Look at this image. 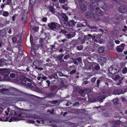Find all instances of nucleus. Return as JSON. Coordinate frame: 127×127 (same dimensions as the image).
I'll return each mask as SVG.
<instances>
[{
    "mask_svg": "<svg viewBox=\"0 0 127 127\" xmlns=\"http://www.w3.org/2000/svg\"><path fill=\"white\" fill-rule=\"evenodd\" d=\"M48 26L51 30L54 31L56 29H61L62 27L60 24L55 22H52Z\"/></svg>",
    "mask_w": 127,
    "mask_h": 127,
    "instance_id": "obj_1",
    "label": "nucleus"
},
{
    "mask_svg": "<svg viewBox=\"0 0 127 127\" xmlns=\"http://www.w3.org/2000/svg\"><path fill=\"white\" fill-rule=\"evenodd\" d=\"M95 10H97L96 13V15H95V19L96 21H98L100 19L99 16L102 15L103 13L102 11L100 10L99 7H96Z\"/></svg>",
    "mask_w": 127,
    "mask_h": 127,
    "instance_id": "obj_2",
    "label": "nucleus"
},
{
    "mask_svg": "<svg viewBox=\"0 0 127 127\" xmlns=\"http://www.w3.org/2000/svg\"><path fill=\"white\" fill-rule=\"evenodd\" d=\"M61 16L63 19L61 20H60L61 23L63 27L64 25H65L66 23V22L68 21V17L64 13H62L61 14Z\"/></svg>",
    "mask_w": 127,
    "mask_h": 127,
    "instance_id": "obj_3",
    "label": "nucleus"
},
{
    "mask_svg": "<svg viewBox=\"0 0 127 127\" xmlns=\"http://www.w3.org/2000/svg\"><path fill=\"white\" fill-rule=\"evenodd\" d=\"M28 12L25 10H24L23 12L21 20L22 23L23 24H25L28 20Z\"/></svg>",
    "mask_w": 127,
    "mask_h": 127,
    "instance_id": "obj_4",
    "label": "nucleus"
},
{
    "mask_svg": "<svg viewBox=\"0 0 127 127\" xmlns=\"http://www.w3.org/2000/svg\"><path fill=\"white\" fill-rule=\"evenodd\" d=\"M79 2L80 3V8L81 10L83 11H85L86 10L87 7L84 3H86V1L84 0H80Z\"/></svg>",
    "mask_w": 127,
    "mask_h": 127,
    "instance_id": "obj_5",
    "label": "nucleus"
},
{
    "mask_svg": "<svg viewBox=\"0 0 127 127\" xmlns=\"http://www.w3.org/2000/svg\"><path fill=\"white\" fill-rule=\"evenodd\" d=\"M85 16L87 18H93L95 19V13L92 12L88 11L85 14Z\"/></svg>",
    "mask_w": 127,
    "mask_h": 127,
    "instance_id": "obj_6",
    "label": "nucleus"
},
{
    "mask_svg": "<svg viewBox=\"0 0 127 127\" xmlns=\"http://www.w3.org/2000/svg\"><path fill=\"white\" fill-rule=\"evenodd\" d=\"M63 27L69 31H73V26L71 24H70V22L69 21L67 23H66L65 25H64Z\"/></svg>",
    "mask_w": 127,
    "mask_h": 127,
    "instance_id": "obj_7",
    "label": "nucleus"
},
{
    "mask_svg": "<svg viewBox=\"0 0 127 127\" xmlns=\"http://www.w3.org/2000/svg\"><path fill=\"white\" fill-rule=\"evenodd\" d=\"M22 115L21 114H19L17 116H14L12 117L11 118L9 119V122H10L12 121H15L16 120L19 121L21 120L20 118L21 117V116Z\"/></svg>",
    "mask_w": 127,
    "mask_h": 127,
    "instance_id": "obj_8",
    "label": "nucleus"
},
{
    "mask_svg": "<svg viewBox=\"0 0 127 127\" xmlns=\"http://www.w3.org/2000/svg\"><path fill=\"white\" fill-rule=\"evenodd\" d=\"M10 74V72L9 71H4L2 72L1 75V78H2V80H6V78H7V76Z\"/></svg>",
    "mask_w": 127,
    "mask_h": 127,
    "instance_id": "obj_9",
    "label": "nucleus"
},
{
    "mask_svg": "<svg viewBox=\"0 0 127 127\" xmlns=\"http://www.w3.org/2000/svg\"><path fill=\"white\" fill-rule=\"evenodd\" d=\"M125 92H123V90L121 89H115L113 91V93L114 95H120L121 94H124Z\"/></svg>",
    "mask_w": 127,
    "mask_h": 127,
    "instance_id": "obj_10",
    "label": "nucleus"
},
{
    "mask_svg": "<svg viewBox=\"0 0 127 127\" xmlns=\"http://www.w3.org/2000/svg\"><path fill=\"white\" fill-rule=\"evenodd\" d=\"M39 42L40 44L39 45V47H41L42 50H43V48H44V47L46 48V45H45V43L44 42L43 39L42 38H40L39 41Z\"/></svg>",
    "mask_w": 127,
    "mask_h": 127,
    "instance_id": "obj_11",
    "label": "nucleus"
},
{
    "mask_svg": "<svg viewBox=\"0 0 127 127\" xmlns=\"http://www.w3.org/2000/svg\"><path fill=\"white\" fill-rule=\"evenodd\" d=\"M119 10L120 12L123 13H125L127 10L126 7L123 5H121L119 7Z\"/></svg>",
    "mask_w": 127,
    "mask_h": 127,
    "instance_id": "obj_12",
    "label": "nucleus"
},
{
    "mask_svg": "<svg viewBox=\"0 0 127 127\" xmlns=\"http://www.w3.org/2000/svg\"><path fill=\"white\" fill-rule=\"evenodd\" d=\"M56 92H51L49 93L46 94H45V98L48 97L49 98H52L54 97L56 95Z\"/></svg>",
    "mask_w": 127,
    "mask_h": 127,
    "instance_id": "obj_13",
    "label": "nucleus"
},
{
    "mask_svg": "<svg viewBox=\"0 0 127 127\" xmlns=\"http://www.w3.org/2000/svg\"><path fill=\"white\" fill-rule=\"evenodd\" d=\"M8 64H9L6 63L5 59H0V66H3L4 65L7 66Z\"/></svg>",
    "mask_w": 127,
    "mask_h": 127,
    "instance_id": "obj_14",
    "label": "nucleus"
},
{
    "mask_svg": "<svg viewBox=\"0 0 127 127\" xmlns=\"http://www.w3.org/2000/svg\"><path fill=\"white\" fill-rule=\"evenodd\" d=\"M105 51V48L103 47H101L99 48L98 49V51L100 54L102 55H105L104 51Z\"/></svg>",
    "mask_w": 127,
    "mask_h": 127,
    "instance_id": "obj_15",
    "label": "nucleus"
},
{
    "mask_svg": "<svg viewBox=\"0 0 127 127\" xmlns=\"http://www.w3.org/2000/svg\"><path fill=\"white\" fill-rule=\"evenodd\" d=\"M114 17L115 19L119 20H122L124 19V17L122 15L118 14H116L114 15Z\"/></svg>",
    "mask_w": 127,
    "mask_h": 127,
    "instance_id": "obj_16",
    "label": "nucleus"
},
{
    "mask_svg": "<svg viewBox=\"0 0 127 127\" xmlns=\"http://www.w3.org/2000/svg\"><path fill=\"white\" fill-rule=\"evenodd\" d=\"M6 31L5 29L0 30V37L2 38L6 36Z\"/></svg>",
    "mask_w": 127,
    "mask_h": 127,
    "instance_id": "obj_17",
    "label": "nucleus"
},
{
    "mask_svg": "<svg viewBox=\"0 0 127 127\" xmlns=\"http://www.w3.org/2000/svg\"><path fill=\"white\" fill-rule=\"evenodd\" d=\"M106 61V59L105 57H101L99 59L98 61L101 65H103L105 63Z\"/></svg>",
    "mask_w": 127,
    "mask_h": 127,
    "instance_id": "obj_18",
    "label": "nucleus"
},
{
    "mask_svg": "<svg viewBox=\"0 0 127 127\" xmlns=\"http://www.w3.org/2000/svg\"><path fill=\"white\" fill-rule=\"evenodd\" d=\"M114 44L112 42H110L108 44L107 46V48L109 50H112L113 48Z\"/></svg>",
    "mask_w": 127,
    "mask_h": 127,
    "instance_id": "obj_19",
    "label": "nucleus"
},
{
    "mask_svg": "<svg viewBox=\"0 0 127 127\" xmlns=\"http://www.w3.org/2000/svg\"><path fill=\"white\" fill-rule=\"evenodd\" d=\"M84 89V93L88 95V94L90 93L91 91V90L90 88H86ZM89 99V100H90L89 95H88Z\"/></svg>",
    "mask_w": 127,
    "mask_h": 127,
    "instance_id": "obj_20",
    "label": "nucleus"
},
{
    "mask_svg": "<svg viewBox=\"0 0 127 127\" xmlns=\"http://www.w3.org/2000/svg\"><path fill=\"white\" fill-rule=\"evenodd\" d=\"M106 97L105 95H101L98 96V98L101 102H102V101L103 99H104Z\"/></svg>",
    "mask_w": 127,
    "mask_h": 127,
    "instance_id": "obj_21",
    "label": "nucleus"
},
{
    "mask_svg": "<svg viewBox=\"0 0 127 127\" xmlns=\"http://www.w3.org/2000/svg\"><path fill=\"white\" fill-rule=\"evenodd\" d=\"M64 56V55L63 54H61L59 55L57 58V59L59 60L60 62L64 61V60L63 59V57Z\"/></svg>",
    "mask_w": 127,
    "mask_h": 127,
    "instance_id": "obj_22",
    "label": "nucleus"
},
{
    "mask_svg": "<svg viewBox=\"0 0 127 127\" xmlns=\"http://www.w3.org/2000/svg\"><path fill=\"white\" fill-rule=\"evenodd\" d=\"M120 125V122L119 121L117 120L114 122V124L112 126V127H119Z\"/></svg>",
    "mask_w": 127,
    "mask_h": 127,
    "instance_id": "obj_23",
    "label": "nucleus"
},
{
    "mask_svg": "<svg viewBox=\"0 0 127 127\" xmlns=\"http://www.w3.org/2000/svg\"><path fill=\"white\" fill-rule=\"evenodd\" d=\"M48 77L51 79H52L53 78L57 79L58 78L57 74L56 73H53L51 76H49Z\"/></svg>",
    "mask_w": 127,
    "mask_h": 127,
    "instance_id": "obj_24",
    "label": "nucleus"
},
{
    "mask_svg": "<svg viewBox=\"0 0 127 127\" xmlns=\"http://www.w3.org/2000/svg\"><path fill=\"white\" fill-rule=\"evenodd\" d=\"M103 3L102 2V4H101V3H100V2L99 3V4H100V5L99 6H101L102 8L104 10H107L108 8V6L107 4L105 3H104L103 5H102Z\"/></svg>",
    "mask_w": 127,
    "mask_h": 127,
    "instance_id": "obj_25",
    "label": "nucleus"
},
{
    "mask_svg": "<svg viewBox=\"0 0 127 127\" xmlns=\"http://www.w3.org/2000/svg\"><path fill=\"white\" fill-rule=\"evenodd\" d=\"M29 117H30L31 118H33L34 119H39V116L36 114L31 115H30Z\"/></svg>",
    "mask_w": 127,
    "mask_h": 127,
    "instance_id": "obj_26",
    "label": "nucleus"
},
{
    "mask_svg": "<svg viewBox=\"0 0 127 127\" xmlns=\"http://www.w3.org/2000/svg\"><path fill=\"white\" fill-rule=\"evenodd\" d=\"M91 2L92 3H95L96 2H97V4L98 6H99L100 4H99V3H100L101 4H102V1H99L98 0H90Z\"/></svg>",
    "mask_w": 127,
    "mask_h": 127,
    "instance_id": "obj_27",
    "label": "nucleus"
},
{
    "mask_svg": "<svg viewBox=\"0 0 127 127\" xmlns=\"http://www.w3.org/2000/svg\"><path fill=\"white\" fill-rule=\"evenodd\" d=\"M78 93L82 96H85V95L84 94V89H81L80 90L78 91Z\"/></svg>",
    "mask_w": 127,
    "mask_h": 127,
    "instance_id": "obj_28",
    "label": "nucleus"
},
{
    "mask_svg": "<svg viewBox=\"0 0 127 127\" xmlns=\"http://www.w3.org/2000/svg\"><path fill=\"white\" fill-rule=\"evenodd\" d=\"M31 21L33 23L35 22L36 20L34 15L32 14L31 15Z\"/></svg>",
    "mask_w": 127,
    "mask_h": 127,
    "instance_id": "obj_29",
    "label": "nucleus"
},
{
    "mask_svg": "<svg viewBox=\"0 0 127 127\" xmlns=\"http://www.w3.org/2000/svg\"><path fill=\"white\" fill-rule=\"evenodd\" d=\"M116 50L118 52H122L124 50V49L119 46H118L116 48Z\"/></svg>",
    "mask_w": 127,
    "mask_h": 127,
    "instance_id": "obj_30",
    "label": "nucleus"
},
{
    "mask_svg": "<svg viewBox=\"0 0 127 127\" xmlns=\"http://www.w3.org/2000/svg\"><path fill=\"white\" fill-rule=\"evenodd\" d=\"M14 114V116H17L18 115L17 113L15 110H11L10 112V115H12Z\"/></svg>",
    "mask_w": 127,
    "mask_h": 127,
    "instance_id": "obj_31",
    "label": "nucleus"
},
{
    "mask_svg": "<svg viewBox=\"0 0 127 127\" xmlns=\"http://www.w3.org/2000/svg\"><path fill=\"white\" fill-rule=\"evenodd\" d=\"M5 2V4H9L11 2V0H3V2Z\"/></svg>",
    "mask_w": 127,
    "mask_h": 127,
    "instance_id": "obj_32",
    "label": "nucleus"
},
{
    "mask_svg": "<svg viewBox=\"0 0 127 127\" xmlns=\"http://www.w3.org/2000/svg\"><path fill=\"white\" fill-rule=\"evenodd\" d=\"M57 86L56 85L52 86L50 87V89L51 91H53L56 90Z\"/></svg>",
    "mask_w": 127,
    "mask_h": 127,
    "instance_id": "obj_33",
    "label": "nucleus"
},
{
    "mask_svg": "<svg viewBox=\"0 0 127 127\" xmlns=\"http://www.w3.org/2000/svg\"><path fill=\"white\" fill-rule=\"evenodd\" d=\"M22 45L20 44H18L16 45V47L19 49V52H20L22 48Z\"/></svg>",
    "mask_w": 127,
    "mask_h": 127,
    "instance_id": "obj_34",
    "label": "nucleus"
},
{
    "mask_svg": "<svg viewBox=\"0 0 127 127\" xmlns=\"http://www.w3.org/2000/svg\"><path fill=\"white\" fill-rule=\"evenodd\" d=\"M122 72L123 74H125L127 73V68L125 67L122 70Z\"/></svg>",
    "mask_w": 127,
    "mask_h": 127,
    "instance_id": "obj_35",
    "label": "nucleus"
},
{
    "mask_svg": "<svg viewBox=\"0 0 127 127\" xmlns=\"http://www.w3.org/2000/svg\"><path fill=\"white\" fill-rule=\"evenodd\" d=\"M119 99L118 98H116L114 99L113 100V102L114 103L115 105H117L118 103Z\"/></svg>",
    "mask_w": 127,
    "mask_h": 127,
    "instance_id": "obj_36",
    "label": "nucleus"
},
{
    "mask_svg": "<svg viewBox=\"0 0 127 127\" xmlns=\"http://www.w3.org/2000/svg\"><path fill=\"white\" fill-rule=\"evenodd\" d=\"M9 14V13L6 11H4L2 14L4 16L6 17L8 16Z\"/></svg>",
    "mask_w": 127,
    "mask_h": 127,
    "instance_id": "obj_37",
    "label": "nucleus"
},
{
    "mask_svg": "<svg viewBox=\"0 0 127 127\" xmlns=\"http://www.w3.org/2000/svg\"><path fill=\"white\" fill-rule=\"evenodd\" d=\"M77 49L79 50H81L83 49V46L82 45L78 46L76 47Z\"/></svg>",
    "mask_w": 127,
    "mask_h": 127,
    "instance_id": "obj_38",
    "label": "nucleus"
},
{
    "mask_svg": "<svg viewBox=\"0 0 127 127\" xmlns=\"http://www.w3.org/2000/svg\"><path fill=\"white\" fill-rule=\"evenodd\" d=\"M36 0H29L30 3L32 5H34L35 2Z\"/></svg>",
    "mask_w": 127,
    "mask_h": 127,
    "instance_id": "obj_39",
    "label": "nucleus"
},
{
    "mask_svg": "<svg viewBox=\"0 0 127 127\" xmlns=\"http://www.w3.org/2000/svg\"><path fill=\"white\" fill-rule=\"evenodd\" d=\"M70 22V24H71L73 26L75 25L76 23V22L74 21V20H72L70 21H69Z\"/></svg>",
    "mask_w": 127,
    "mask_h": 127,
    "instance_id": "obj_40",
    "label": "nucleus"
},
{
    "mask_svg": "<svg viewBox=\"0 0 127 127\" xmlns=\"http://www.w3.org/2000/svg\"><path fill=\"white\" fill-rule=\"evenodd\" d=\"M102 92V93L104 94H107L109 93L108 91L107 90H103Z\"/></svg>",
    "mask_w": 127,
    "mask_h": 127,
    "instance_id": "obj_41",
    "label": "nucleus"
},
{
    "mask_svg": "<svg viewBox=\"0 0 127 127\" xmlns=\"http://www.w3.org/2000/svg\"><path fill=\"white\" fill-rule=\"evenodd\" d=\"M21 83L24 85L26 84V81L24 79H23L21 81Z\"/></svg>",
    "mask_w": 127,
    "mask_h": 127,
    "instance_id": "obj_42",
    "label": "nucleus"
},
{
    "mask_svg": "<svg viewBox=\"0 0 127 127\" xmlns=\"http://www.w3.org/2000/svg\"><path fill=\"white\" fill-rule=\"evenodd\" d=\"M38 63V62L37 60L34 61L33 63V64L34 66L37 65Z\"/></svg>",
    "mask_w": 127,
    "mask_h": 127,
    "instance_id": "obj_43",
    "label": "nucleus"
},
{
    "mask_svg": "<svg viewBox=\"0 0 127 127\" xmlns=\"http://www.w3.org/2000/svg\"><path fill=\"white\" fill-rule=\"evenodd\" d=\"M31 53L32 55L34 56L35 55V52L34 50H31Z\"/></svg>",
    "mask_w": 127,
    "mask_h": 127,
    "instance_id": "obj_44",
    "label": "nucleus"
},
{
    "mask_svg": "<svg viewBox=\"0 0 127 127\" xmlns=\"http://www.w3.org/2000/svg\"><path fill=\"white\" fill-rule=\"evenodd\" d=\"M48 102H50L51 104H55L57 103V100L50 101H49Z\"/></svg>",
    "mask_w": 127,
    "mask_h": 127,
    "instance_id": "obj_45",
    "label": "nucleus"
},
{
    "mask_svg": "<svg viewBox=\"0 0 127 127\" xmlns=\"http://www.w3.org/2000/svg\"><path fill=\"white\" fill-rule=\"evenodd\" d=\"M79 102H75L73 104V105L74 106H76L79 105Z\"/></svg>",
    "mask_w": 127,
    "mask_h": 127,
    "instance_id": "obj_46",
    "label": "nucleus"
},
{
    "mask_svg": "<svg viewBox=\"0 0 127 127\" xmlns=\"http://www.w3.org/2000/svg\"><path fill=\"white\" fill-rule=\"evenodd\" d=\"M12 42L13 43H14L16 42L17 39L15 37H13L12 38Z\"/></svg>",
    "mask_w": 127,
    "mask_h": 127,
    "instance_id": "obj_47",
    "label": "nucleus"
},
{
    "mask_svg": "<svg viewBox=\"0 0 127 127\" xmlns=\"http://www.w3.org/2000/svg\"><path fill=\"white\" fill-rule=\"evenodd\" d=\"M27 85L31 88H32L33 87V86L32 85L31 83H27Z\"/></svg>",
    "mask_w": 127,
    "mask_h": 127,
    "instance_id": "obj_48",
    "label": "nucleus"
},
{
    "mask_svg": "<svg viewBox=\"0 0 127 127\" xmlns=\"http://www.w3.org/2000/svg\"><path fill=\"white\" fill-rule=\"evenodd\" d=\"M96 66L95 67V68H94L95 69V70H98L100 69V66L98 64L97 65V66Z\"/></svg>",
    "mask_w": 127,
    "mask_h": 127,
    "instance_id": "obj_49",
    "label": "nucleus"
},
{
    "mask_svg": "<svg viewBox=\"0 0 127 127\" xmlns=\"http://www.w3.org/2000/svg\"><path fill=\"white\" fill-rule=\"evenodd\" d=\"M76 72V70H72L70 72V74L71 75H72L75 73Z\"/></svg>",
    "mask_w": 127,
    "mask_h": 127,
    "instance_id": "obj_50",
    "label": "nucleus"
},
{
    "mask_svg": "<svg viewBox=\"0 0 127 127\" xmlns=\"http://www.w3.org/2000/svg\"><path fill=\"white\" fill-rule=\"evenodd\" d=\"M27 122L29 124H33L34 122L33 120H29L27 121Z\"/></svg>",
    "mask_w": 127,
    "mask_h": 127,
    "instance_id": "obj_51",
    "label": "nucleus"
},
{
    "mask_svg": "<svg viewBox=\"0 0 127 127\" xmlns=\"http://www.w3.org/2000/svg\"><path fill=\"white\" fill-rule=\"evenodd\" d=\"M33 39L32 36V35H30V43L31 45L33 43Z\"/></svg>",
    "mask_w": 127,
    "mask_h": 127,
    "instance_id": "obj_52",
    "label": "nucleus"
},
{
    "mask_svg": "<svg viewBox=\"0 0 127 127\" xmlns=\"http://www.w3.org/2000/svg\"><path fill=\"white\" fill-rule=\"evenodd\" d=\"M125 46V44L123 43L121 44L119 46L120 47H121V48H122L123 49H124Z\"/></svg>",
    "mask_w": 127,
    "mask_h": 127,
    "instance_id": "obj_53",
    "label": "nucleus"
},
{
    "mask_svg": "<svg viewBox=\"0 0 127 127\" xmlns=\"http://www.w3.org/2000/svg\"><path fill=\"white\" fill-rule=\"evenodd\" d=\"M10 76L11 77L13 78L15 77V75L14 73H12L10 74Z\"/></svg>",
    "mask_w": 127,
    "mask_h": 127,
    "instance_id": "obj_54",
    "label": "nucleus"
},
{
    "mask_svg": "<svg viewBox=\"0 0 127 127\" xmlns=\"http://www.w3.org/2000/svg\"><path fill=\"white\" fill-rule=\"evenodd\" d=\"M96 80V78L95 77H94L92 78V79L91 80V82L93 83Z\"/></svg>",
    "mask_w": 127,
    "mask_h": 127,
    "instance_id": "obj_55",
    "label": "nucleus"
},
{
    "mask_svg": "<svg viewBox=\"0 0 127 127\" xmlns=\"http://www.w3.org/2000/svg\"><path fill=\"white\" fill-rule=\"evenodd\" d=\"M121 77L119 75H116L115 77V80H119L121 78Z\"/></svg>",
    "mask_w": 127,
    "mask_h": 127,
    "instance_id": "obj_56",
    "label": "nucleus"
},
{
    "mask_svg": "<svg viewBox=\"0 0 127 127\" xmlns=\"http://www.w3.org/2000/svg\"><path fill=\"white\" fill-rule=\"evenodd\" d=\"M98 64H97L95 62H94L93 63L92 65L93 66V67L94 68H95V67L96 66H97Z\"/></svg>",
    "mask_w": 127,
    "mask_h": 127,
    "instance_id": "obj_57",
    "label": "nucleus"
},
{
    "mask_svg": "<svg viewBox=\"0 0 127 127\" xmlns=\"http://www.w3.org/2000/svg\"><path fill=\"white\" fill-rule=\"evenodd\" d=\"M73 62L76 65H78V62L76 61V59L74 60H73Z\"/></svg>",
    "mask_w": 127,
    "mask_h": 127,
    "instance_id": "obj_58",
    "label": "nucleus"
},
{
    "mask_svg": "<svg viewBox=\"0 0 127 127\" xmlns=\"http://www.w3.org/2000/svg\"><path fill=\"white\" fill-rule=\"evenodd\" d=\"M47 20V19L46 17H43L42 19V21L44 22H46Z\"/></svg>",
    "mask_w": 127,
    "mask_h": 127,
    "instance_id": "obj_59",
    "label": "nucleus"
},
{
    "mask_svg": "<svg viewBox=\"0 0 127 127\" xmlns=\"http://www.w3.org/2000/svg\"><path fill=\"white\" fill-rule=\"evenodd\" d=\"M76 60L78 61L79 63H80L82 61L81 59L80 58H78L76 59Z\"/></svg>",
    "mask_w": 127,
    "mask_h": 127,
    "instance_id": "obj_60",
    "label": "nucleus"
},
{
    "mask_svg": "<svg viewBox=\"0 0 127 127\" xmlns=\"http://www.w3.org/2000/svg\"><path fill=\"white\" fill-rule=\"evenodd\" d=\"M121 68H123L124 67H125V64L123 63H121Z\"/></svg>",
    "mask_w": 127,
    "mask_h": 127,
    "instance_id": "obj_61",
    "label": "nucleus"
},
{
    "mask_svg": "<svg viewBox=\"0 0 127 127\" xmlns=\"http://www.w3.org/2000/svg\"><path fill=\"white\" fill-rule=\"evenodd\" d=\"M33 29L36 32H37L38 30H37V28L36 27H33Z\"/></svg>",
    "mask_w": 127,
    "mask_h": 127,
    "instance_id": "obj_62",
    "label": "nucleus"
},
{
    "mask_svg": "<svg viewBox=\"0 0 127 127\" xmlns=\"http://www.w3.org/2000/svg\"><path fill=\"white\" fill-rule=\"evenodd\" d=\"M46 82L47 83H48V87H49L50 86V81L47 80H46Z\"/></svg>",
    "mask_w": 127,
    "mask_h": 127,
    "instance_id": "obj_63",
    "label": "nucleus"
},
{
    "mask_svg": "<svg viewBox=\"0 0 127 127\" xmlns=\"http://www.w3.org/2000/svg\"><path fill=\"white\" fill-rule=\"evenodd\" d=\"M49 11L52 12H53V7L52 6H50L49 7Z\"/></svg>",
    "mask_w": 127,
    "mask_h": 127,
    "instance_id": "obj_64",
    "label": "nucleus"
}]
</instances>
